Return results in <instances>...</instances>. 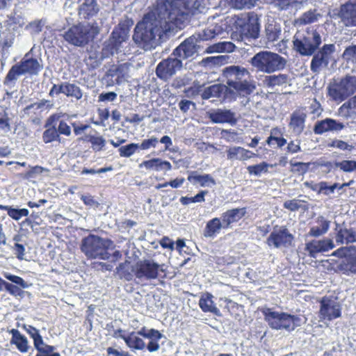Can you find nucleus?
Here are the masks:
<instances>
[{"instance_id": "nucleus-62", "label": "nucleus", "mask_w": 356, "mask_h": 356, "mask_svg": "<svg viewBox=\"0 0 356 356\" xmlns=\"http://www.w3.org/2000/svg\"><path fill=\"white\" fill-rule=\"evenodd\" d=\"M58 134L69 136L71 134L70 127L64 121H60L57 129Z\"/></svg>"}, {"instance_id": "nucleus-52", "label": "nucleus", "mask_w": 356, "mask_h": 356, "mask_svg": "<svg viewBox=\"0 0 356 356\" xmlns=\"http://www.w3.org/2000/svg\"><path fill=\"white\" fill-rule=\"evenodd\" d=\"M3 275L5 278L19 286L22 289H26L29 287V284L19 276L12 275L8 272H4Z\"/></svg>"}, {"instance_id": "nucleus-49", "label": "nucleus", "mask_w": 356, "mask_h": 356, "mask_svg": "<svg viewBox=\"0 0 356 356\" xmlns=\"http://www.w3.org/2000/svg\"><path fill=\"white\" fill-rule=\"evenodd\" d=\"M257 0H229L232 6L236 9L250 8Z\"/></svg>"}, {"instance_id": "nucleus-18", "label": "nucleus", "mask_w": 356, "mask_h": 356, "mask_svg": "<svg viewBox=\"0 0 356 356\" xmlns=\"http://www.w3.org/2000/svg\"><path fill=\"white\" fill-rule=\"evenodd\" d=\"M197 42L194 36L186 39L173 51L172 56H177L181 60L193 56L197 53L199 49Z\"/></svg>"}, {"instance_id": "nucleus-63", "label": "nucleus", "mask_w": 356, "mask_h": 356, "mask_svg": "<svg viewBox=\"0 0 356 356\" xmlns=\"http://www.w3.org/2000/svg\"><path fill=\"white\" fill-rule=\"evenodd\" d=\"M43 26V24L42 21H34L26 26L27 29H29L32 33H38L42 31V28Z\"/></svg>"}, {"instance_id": "nucleus-25", "label": "nucleus", "mask_w": 356, "mask_h": 356, "mask_svg": "<svg viewBox=\"0 0 356 356\" xmlns=\"http://www.w3.org/2000/svg\"><path fill=\"white\" fill-rule=\"evenodd\" d=\"M307 115L300 111H294L291 115L289 128L296 135H300L305 129Z\"/></svg>"}, {"instance_id": "nucleus-40", "label": "nucleus", "mask_w": 356, "mask_h": 356, "mask_svg": "<svg viewBox=\"0 0 356 356\" xmlns=\"http://www.w3.org/2000/svg\"><path fill=\"white\" fill-rule=\"evenodd\" d=\"M227 90V86L221 84H213L204 89L202 94V97L204 99H209L211 97H218L224 92Z\"/></svg>"}, {"instance_id": "nucleus-7", "label": "nucleus", "mask_w": 356, "mask_h": 356, "mask_svg": "<svg viewBox=\"0 0 356 356\" xmlns=\"http://www.w3.org/2000/svg\"><path fill=\"white\" fill-rule=\"evenodd\" d=\"M128 38L127 33L124 30L115 29L109 38L103 44L101 58L104 59L115 55L129 54L130 48L129 47Z\"/></svg>"}, {"instance_id": "nucleus-28", "label": "nucleus", "mask_w": 356, "mask_h": 356, "mask_svg": "<svg viewBox=\"0 0 356 356\" xmlns=\"http://www.w3.org/2000/svg\"><path fill=\"white\" fill-rule=\"evenodd\" d=\"M222 229H225V227L221 219L214 218L207 222L203 235L206 238H214Z\"/></svg>"}, {"instance_id": "nucleus-34", "label": "nucleus", "mask_w": 356, "mask_h": 356, "mask_svg": "<svg viewBox=\"0 0 356 356\" xmlns=\"http://www.w3.org/2000/svg\"><path fill=\"white\" fill-rule=\"evenodd\" d=\"M339 269L348 275L356 273V249L347 259H343L339 264Z\"/></svg>"}, {"instance_id": "nucleus-11", "label": "nucleus", "mask_w": 356, "mask_h": 356, "mask_svg": "<svg viewBox=\"0 0 356 356\" xmlns=\"http://www.w3.org/2000/svg\"><path fill=\"white\" fill-rule=\"evenodd\" d=\"M329 96L336 102H343L356 92V76H346L327 87Z\"/></svg>"}, {"instance_id": "nucleus-20", "label": "nucleus", "mask_w": 356, "mask_h": 356, "mask_svg": "<svg viewBox=\"0 0 356 356\" xmlns=\"http://www.w3.org/2000/svg\"><path fill=\"white\" fill-rule=\"evenodd\" d=\"M334 248V242L330 238L312 240L306 243L305 250L311 257L316 258L321 252H327Z\"/></svg>"}, {"instance_id": "nucleus-36", "label": "nucleus", "mask_w": 356, "mask_h": 356, "mask_svg": "<svg viewBox=\"0 0 356 356\" xmlns=\"http://www.w3.org/2000/svg\"><path fill=\"white\" fill-rule=\"evenodd\" d=\"M83 140L90 143L92 149L96 152L102 151L106 143V140L97 132L86 135Z\"/></svg>"}, {"instance_id": "nucleus-38", "label": "nucleus", "mask_w": 356, "mask_h": 356, "mask_svg": "<svg viewBox=\"0 0 356 356\" xmlns=\"http://www.w3.org/2000/svg\"><path fill=\"white\" fill-rule=\"evenodd\" d=\"M289 76L284 74H279L277 75H270L265 76L264 80V84L268 88H274L280 86L289 82Z\"/></svg>"}, {"instance_id": "nucleus-45", "label": "nucleus", "mask_w": 356, "mask_h": 356, "mask_svg": "<svg viewBox=\"0 0 356 356\" xmlns=\"http://www.w3.org/2000/svg\"><path fill=\"white\" fill-rule=\"evenodd\" d=\"M269 167H273V165L266 162H262L257 165H249L247 167V170L250 175L260 176L262 173L267 172Z\"/></svg>"}, {"instance_id": "nucleus-3", "label": "nucleus", "mask_w": 356, "mask_h": 356, "mask_svg": "<svg viewBox=\"0 0 356 356\" xmlns=\"http://www.w3.org/2000/svg\"><path fill=\"white\" fill-rule=\"evenodd\" d=\"M114 247L111 240L95 234H89L82 238L80 245L81 252L87 258L100 260H108L109 251L113 250Z\"/></svg>"}, {"instance_id": "nucleus-50", "label": "nucleus", "mask_w": 356, "mask_h": 356, "mask_svg": "<svg viewBox=\"0 0 356 356\" xmlns=\"http://www.w3.org/2000/svg\"><path fill=\"white\" fill-rule=\"evenodd\" d=\"M129 266L130 262L127 261L120 264L117 268V270L119 275L127 280H131L133 277V274L128 271L129 269Z\"/></svg>"}, {"instance_id": "nucleus-61", "label": "nucleus", "mask_w": 356, "mask_h": 356, "mask_svg": "<svg viewBox=\"0 0 356 356\" xmlns=\"http://www.w3.org/2000/svg\"><path fill=\"white\" fill-rule=\"evenodd\" d=\"M223 56H209L203 59L202 62L205 65H219L224 60Z\"/></svg>"}, {"instance_id": "nucleus-10", "label": "nucleus", "mask_w": 356, "mask_h": 356, "mask_svg": "<svg viewBox=\"0 0 356 356\" xmlns=\"http://www.w3.org/2000/svg\"><path fill=\"white\" fill-rule=\"evenodd\" d=\"M42 69V65L36 58H29L26 54L24 58L18 63L13 65L7 74L4 84L8 85L15 82L17 78L24 74H37Z\"/></svg>"}, {"instance_id": "nucleus-39", "label": "nucleus", "mask_w": 356, "mask_h": 356, "mask_svg": "<svg viewBox=\"0 0 356 356\" xmlns=\"http://www.w3.org/2000/svg\"><path fill=\"white\" fill-rule=\"evenodd\" d=\"M321 15L316 10H309L295 20V24L302 26L316 22Z\"/></svg>"}, {"instance_id": "nucleus-31", "label": "nucleus", "mask_w": 356, "mask_h": 356, "mask_svg": "<svg viewBox=\"0 0 356 356\" xmlns=\"http://www.w3.org/2000/svg\"><path fill=\"white\" fill-rule=\"evenodd\" d=\"M54 106V104L47 99H42L38 102H35L31 104V105L27 106L24 108V113L27 115L35 114L36 115H40V113L44 111H49Z\"/></svg>"}, {"instance_id": "nucleus-64", "label": "nucleus", "mask_w": 356, "mask_h": 356, "mask_svg": "<svg viewBox=\"0 0 356 356\" xmlns=\"http://www.w3.org/2000/svg\"><path fill=\"white\" fill-rule=\"evenodd\" d=\"M351 108H349L344 103L339 108L337 115L346 119H348L351 116Z\"/></svg>"}, {"instance_id": "nucleus-22", "label": "nucleus", "mask_w": 356, "mask_h": 356, "mask_svg": "<svg viewBox=\"0 0 356 356\" xmlns=\"http://www.w3.org/2000/svg\"><path fill=\"white\" fill-rule=\"evenodd\" d=\"M79 14L84 19H89L96 15L99 6L97 0H79Z\"/></svg>"}, {"instance_id": "nucleus-56", "label": "nucleus", "mask_w": 356, "mask_h": 356, "mask_svg": "<svg viewBox=\"0 0 356 356\" xmlns=\"http://www.w3.org/2000/svg\"><path fill=\"white\" fill-rule=\"evenodd\" d=\"M339 184L335 183L333 185L329 186L326 181L320 182V194L323 193L325 195H330L333 193L335 189L338 187Z\"/></svg>"}, {"instance_id": "nucleus-1", "label": "nucleus", "mask_w": 356, "mask_h": 356, "mask_svg": "<svg viewBox=\"0 0 356 356\" xmlns=\"http://www.w3.org/2000/svg\"><path fill=\"white\" fill-rule=\"evenodd\" d=\"M168 3L156 1L153 9L138 23L133 35L134 42L145 50L155 48L177 29H181L188 16L186 11L168 10Z\"/></svg>"}, {"instance_id": "nucleus-59", "label": "nucleus", "mask_w": 356, "mask_h": 356, "mask_svg": "<svg viewBox=\"0 0 356 356\" xmlns=\"http://www.w3.org/2000/svg\"><path fill=\"white\" fill-rule=\"evenodd\" d=\"M300 200H286L284 202V207L291 211H298L300 208Z\"/></svg>"}, {"instance_id": "nucleus-30", "label": "nucleus", "mask_w": 356, "mask_h": 356, "mask_svg": "<svg viewBox=\"0 0 356 356\" xmlns=\"http://www.w3.org/2000/svg\"><path fill=\"white\" fill-rule=\"evenodd\" d=\"M188 180L195 184H200L202 187H211L216 185L215 179L209 174L199 175L197 172H191Z\"/></svg>"}, {"instance_id": "nucleus-57", "label": "nucleus", "mask_w": 356, "mask_h": 356, "mask_svg": "<svg viewBox=\"0 0 356 356\" xmlns=\"http://www.w3.org/2000/svg\"><path fill=\"white\" fill-rule=\"evenodd\" d=\"M4 288L11 295L15 296L22 297L24 294V291L18 286L6 282Z\"/></svg>"}, {"instance_id": "nucleus-9", "label": "nucleus", "mask_w": 356, "mask_h": 356, "mask_svg": "<svg viewBox=\"0 0 356 356\" xmlns=\"http://www.w3.org/2000/svg\"><path fill=\"white\" fill-rule=\"evenodd\" d=\"M294 49L302 56H312L321 44V36L316 31L308 29L302 35H296L293 38Z\"/></svg>"}, {"instance_id": "nucleus-19", "label": "nucleus", "mask_w": 356, "mask_h": 356, "mask_svg": "<svg viewBox=\"0 0 356 356\" xmlns=\"http://www.w3.org/2000/svg\"><path fill=\"white\" fill-rule=\"evenodd\" d=\"M338 17L346 26H356V1H348L340 6Z\"/></svg>"}, {"instance_id": "nucleus-55", "label": "nucleus", "mask_w": 356, "mask_h": 356, "mask_svg": "<svg viewBox=\"0 0 356 356\" xmlns=\"http://www.w3.org/2000/svg\"><path fill=\"white\" fill-rule=\"evenodd\" d=\"M328 146L330 147H335L341 150H346L349 152L352 151V149H353V145L348 144L346 142L343 140L338 139L332 140L330 144H328Z\"/></svg>"}, {"instance_id": "nucleus-58", "label": "nucleus", "mask_w": 356, "mask_h": 356, "mask_svg": "<svg viewBox=\"0 0 356 356\" xmlns=\"http://www.w3.org/2000/svg\"><path fill=\"white\" fill-rule=\"evenodd\" d=\"M343 58L347 60H356V46L349 47L345 49Z\"/></svg>"}, {"instance_id": "nucleus-27", "label": "nucleus", "mask_w": 356, "mask_h": 356, "mask_svg": "<svg viewBox=\"0 0 356 356\" xmlns=\"http://www.w3.org/2000/svg\"><path fill=\"white\" fill-rule=\"evenodd\" d=\"M282 33L280 24L273 19H268L265 25V35L268 42H273L277 41Z\"/></svg>"}, {"instance_id": "nucleus-42", "label": "nucleus", "mask_w": 356, "mask_h": 356, "mask_svg": "<svg viewBox=\"0 0 356 356\" xmlns=\"http://www.w3.org/2000/svg\"><path fill=\"white\" fill-rule=\"evenodd\" d=\"M63 90V94L67 97H74L76 99H81L83 96L80 88L74 83H64Z\"/></svg>"}, {"instance_id": "nucleus-37", "label": "nucleus", "mask_w": 356, "mask_h": 356, "mask_svg": "<svg viewBox=\"0 0 356 356\" xmlns=\"http://www.w3.org/2000/svg\"><path fill=\"white\" fill-rule=\"evenodd\" d=\"M318 225L311 227L309 235L314 237H318L327 232L330 228V221L323 217H319L317 220Z\"/></svg>"}, {"instance_id": "nucleus-54", "label": "nucleus", "mask_w": 356, "mask_h": 356, "mask_svg": "<svg viewBox=\"0 0 356 356\" xmlns=\"http://www.w3.org/2000/svg\"><path fill=\"white\" fill-rule=\"evenodd\" d=\"M354 248L355 246L353 245L342 247L335 250L332 254L335 257L347 259L350 254L354 252Z\"/></svg>"}, {"instance_id": "nucleus-12", "label": "nucleus", "mask_w": 356, "mask_h": 356, "mask_svg": "<svg viewBox=\"0 0 356 356\" xmlns=\"http://www.w3.org/2000/svg\"><path fill=\"white\" fill-rule=\"evenodd\" d=\"M163 266L152 259H140L132 266V272L140 280L148 281L156 279L159 271H164Z\"/></svg>"}, {"instance_id": "nucleus-29", "label": "nucleus", "mask_w": 356, "mask_h": 356, "mask_svg": "<svg viewBox=\"0 0 356 356\" xmlns=\"http://www.w3.org/2000/svg\"><path fill=\"white\" fill-rule=\"evenodd\" d=\"M10 333L12 334L10 343L15 345L19 352L27 353L30 348L27 338L16 329L10 330Z\"/></svg>"}, {"instance_id": "nucleus-35", "label": "nucleus", "mask_w": 356, "mask_h": 356, "mask_svg": "<svg viewBox=\"0 0 356 356\" xmlns=\"http://www.w3.org/2000/svg\"><path fill=\"white\" fill-rule=\"evenodd\" d=\"M120 337L124 339L127 346L131 349L143 350L146 346L145 341L134 332L128 336L120 335Z\"/></svg>"}, {"instance_id": "nucleus-5", "label": "nucleus", "mask_w": 356, "mask_h": 356, "mask_svg": "<svg viewBox=\"0 0 356 356\" xmlns=\"http://www.w3.org/2000/svg\"><path fill=\"white\" fill-rule=\"evenodd\" d=\"M263 314L269 327L273 330H285L290 332L302 324V320L298 316L273 311L270 308L264 309Z\"/></svg>"}, {"instance_id": "nucleus-2", "label": "nucleus", "mask_w": 356, "mask_h": 356, "mask_svg": "<svg viewBox=\"0 0 356 356\" xmlns=\"http://www.w3.org/2000/svg\"><path fill=\"white\" fill-rule=\"evenodd\" d=\"M222 76L227 84V92L236 97H246L255 89L249 70L241 65L227 66L222 70Z\"/></svg>"}, {"instance_id": "nucleus-21", "label": "nucleus", "mask_w": 356, "mask_h": 356, "mask_svg": "<svg viewBox=\"0 0 356 356\" xmlns=\"http://www.w3.org/2000/svg\"><path fill=\"white\" fill-rule=\"evenodd\" d=\"M209 119L213 123H228L234 125L237 122L235 113L227 109L218 108L209 113Z\"/></svg>"}, {"instance_id": "nucleus-6", "label": "nucleus", "mask_w": 356, "mask_h": 356, "mask_svg": "<svg viewBox=\"0 0 356 356\" xmlns=\"http://www.w3.org/2000/svg\"><path fill=\"white\" fill-rule=\"evenodd\" d=\"M250 63L257 71L271 74L282 70L286 67V60L276 53L261 51L251 58Z\"/></svg>"}, {"instance_id": "nucleus-15", "label": "nucleus", "mask_w": 356, "mask_h": 356, "mask_svg": "<svg viewBox=\"0 0 356 356\" xmlns=\"http://www.w3.org/2000/svg\"><path fill=\"white\" fill-rule=\"evenodd\" d=\"M182 68V62L172 54L161 61L156 69V74L161 79L167 81Z\"/></svg>"}, {"instance_id": "nucleus-41", "label": "nucleus", "mask_w": 356, "mask_h": 356, "mask_svg": "<svg viewBox=\"0 0 356 356\" xmlns=\"http://www.w3.org/2000/svg\"><path fill=\"white\" fill-rule=\"evenodd\" d=\"M333 168H338L341 171L350 173L356 171V161L342 160L336 161L333 163Z\"/></svg>"}, {"instance_id": "nucleus-16", "label": "nucleus", "mask_w": 356, "mask_h": 356, "mask_svg": "<svg viewBox=\"0 0 356 356\" xmlns=\"http://www.w3.org/2000/svg\"><path fill=\"white\" fill-rule=\"evenodd\" d=\"M335 51V45L333 44H325L314 55L310 65L313 72H319L322 67H326L330 60L332 54Z\"/></svg>"}, {"instance_id": "nucleus-14", "label": "nucleus", "mask_w": 356, "mask_h": 356, "mask_svg": "<svg viewBox=\"0 0 356 356\" xmlns=\"http://www.w3.org/2000/svg\"><path fill=\"white\" fill-rule=\"evenodd\" d=\"M319 318L323 322L331 321L341 315V305L337 299L324 297L321 301Z\"/></svg>"}, {"instance_id": "nucleus-24", "label": "nucleus", "mask_w": 356, "mask_h": 356, "mask_svg": "<svg viewBox=\"0 0 356 356\" xmlns=\"http://www.w3.org/2000/svg\"><path fill=\"white\" fill-rule=\"evenodd\" d=\"M140 168H145L148 170L161 171L163 170H170L172 165L169 161H163L159 158H154L149 160L144 161L139 164Z\"/></svg>"}, {"instance_id": "nucleus-32", "label": "nucleus", "mask_w": 356, "mask_h": 356, "mask_svg": "<svg viewBox=\"0 0 356 356\" xmlns=\"http://www.w3.org/2000/svg\"><path fill=\"white\" fill-rule=\"evenodd\" d=\"M336 242L339 244L356 242V232L346 227L337 228Z\"/></svg>"}, {"instance_id": "nucleus-8", "label": "nucleus", "mask_w": 356, "mask_h": 356, "mask_svg": "<svg viewBox=\"0 0 356 356\" xmlns=\"http://www.w3.org/2000/svg\"><path fill=\"white\" fill-rule=\"evenodd\" d=\"M99 32V29L97 25L78 24L65 31L63 38L72 45L83 47L94 38Z\"/></svg>"}, {"instance_id": "nucleus-48", "label": "nucleus", "mask_w": 356, "mask_h": 356, "mask_svg": "<svg viewBox=\"0 0 356 356\" xmlns=\"http://www.w3.org/2000/svg\"><path fill=\"white\" fill-rule=\"evenodd\" d=\"M54 350V346H49L44 343L42 346H41L37 349L38 353L35 356H60L58 353H53Z\"/></svg>"}, {"instance_id": "nucleus-47", "label": "nucleus", "mask_w": 356, "mask_h": 356, "mask_svg": "<svg viewBox=\"0 0 356 356\" xmlns=\"http://www.w3.org/2000/svg\"><path fill=\"white\" fill-rule=\"evenodd\" d=\"M138 149H139L138 143H130L120 147L118 152L120 156L128 158L134 155Z\"/></svg>"}, {"instance_id": "nucleus-51", "label": "nucleus", "mask_w": 356, "mask_h": 356, "mask_svg": "<svg viewBox=\"0 0 356 356\" xmlns=\"http://www.w3.org/2000/svg\"><path fill=\"white\" fill-rule=\"evenodd\" d=\"M29 211L27 209H15L10 207L8 211V216L15 220H19L22 217L27 216Z\"/></svg>"}, {"instance_id": "nucleus-17", "label": "nucleus", "mask_w": 356, "mask_h": 356, "mask_svg": "<svg viewBox=\"0 0 356 356\" xmlns=\"http://www.w3.org/2000/svg\"><path fill=\"white\" fill-rule=\"evenodd\" d=\"M293 241V236L286 227H281L270 233L267 238V244L276 248H288L291 245Z\"/></svg>"}, {"instance_id": "nucleus-46", "label": "nucleus", "mask_w": 356, "mask_h": 356, "mask_svg": "<svg viewBox=\"0 0 356 356\" xmlns=\"http://www.w3.org/2000/svg\"><path fill=\"white\" fill-rule=\"evenodd\" d=\"M328 131H330V118H325L316 122L314 127V132L316 134L321 135Z\"/></svg>"}, {"instance_id": "nucleus-53", "label": "nucleus", "mask_w": 356, "mask_h": 356, "mask_svg": "<svg viewBox=\"0 0 356 356\" xmlns=\"http://www.w3.org/2000/svg\"><path fill=\"white\" fill-rule=\"evenodd\" d=\"M159 140L155 136H152L149 138L145 139L141 143L138 144V149L141 150H147L150 148H154L157 145Z\"/></svg>"}, {"instance_id": "nucleus-60", "label": "nucleus", "mask_w": 356, "mask_h": 356, "mask_svg": "<svg viewBox=\"0 0 356 356\" xmlns=\"http://www.w3.org/2000/svg\"><path fill=\"white\" fill-rule=\"evenodd\" d=\"M300 140H291L287 145V152L291 154H295L300 152Z\"/></svg>"}, {"instance_id": "nucleus-43", "label": "nucleus", "mask_w": 356, "mask_h": 356, "mask_svg": "<svg viewBox=\"0 0 356 356\" xmlns=\"http://www.w3.org/2000/svg\"><path fill=\"white\" fill-rule=\"evenodd\" d=\"M163 337V334L157 330L153 332V334L147 339L149 340L148 344L145 346L150 353L156 352L159 350V340Z\"/></svg>"}, {"instance_id": "nucleus-26", "label": "nucleus", "mask_w": 356, "mask_h": 356, "mask_svg": "<svg viewBox=\"0 0 356 356\" xmlns=\"http://www.w3.org/2000/svg\"><path fill=\"white\" fill-rule=\"evenodd\" d=\"M245 208H237L231 210H228L223 213L221 216V220L224 224L225 229L229 227L230 225L238 222L241 220L245 214Z\"/></svg>"}, {"instance_id": "nucleus-33", "label": "nucleus", "mask_w": 356, "mask_h": 356, "mask_svg": "<svg viewBox=\"0 0 356 356\" xmlns=\"http://www.w3.org/2000/svg\"><path fill=\"white\" fill-rule=\"evenodd\" d=\"M213 296L210 293L203 294L199 301V306L204 312H211L217 316L220 315V310L213 300Z\"/></svg>"}, {"instance_id": "nucleus-13", "label": "nucleus", "mask_w": 356, "mask_h": 356, "mask_svg": "<svg viewBox=\"0 0 356 356\" xmlns=\"http://www.w3.org/2000/svg\"><path fill=\"white\" fill-rule=\"evenodd\" d=\"M24 24L25 19L20 13L15 12L8 16V19L3 22L0 33L1 38L5 39V45H11L15 33H18Z\"/></svg>"}, {"instance_id": "nucleus-44", "label": "nucleus", "mask_w": 356, "mask_h": 356, "mask_svg": "<svg viewBox=\"0 0 356 356\" xmlns=\"http://www.w3.org/2000/svg\"><path fill=\"white\" fill-rule=\"evenodd\" d=\"M42 140L45 143H49L53 141L60 142V138L56 126H53V127H48V128L43 132Z\"/></svg>"}, {"instance_id": "nucleus-23", "label": "nucleus", "mask_w": 356, "mask_h": 356, "mask_svg": "<svg viewBox=\"0 0 356 356\" xmlns=\"http://www.w3.org/2000/svg\"><path fill=\"white\" fill-rule=\"evenodd\" d=\"M256 156V154L239 146L231 147L227 149V158L230 161H246Z\"/></svg>"}, {"instance_id": "nucleus-4", "label": "nucleus", "mask_w": 356, "mask_h": 356, "mask_svg": "<svg viewBox=\"0 0 356 356\" xmlns=\"http://www.w3.org/2000/svg\"><path fill=\"white\" fill-rule=\"evenodd\" d=\"M234 29L239 34L241 40L257 39L260 35V17L254 12L234 15L231 19Z\"/></svg>"}]
</instances>
